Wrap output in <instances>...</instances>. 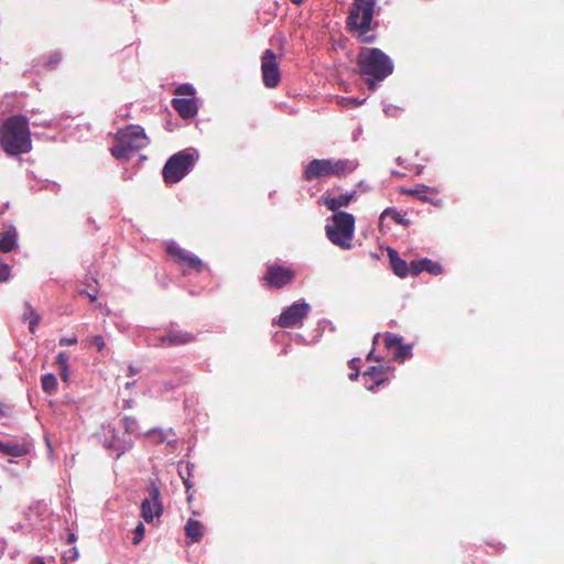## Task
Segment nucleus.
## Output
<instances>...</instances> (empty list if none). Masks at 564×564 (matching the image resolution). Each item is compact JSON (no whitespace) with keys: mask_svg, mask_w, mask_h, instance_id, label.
Instances as JSON below:
<instances>
[{"mask_svg":"<svg viewBox=\"0 0 564 564\" xmlns=\"http://www.w3.org/2000/svg\"><path fill=\"white\" fill-rule=\"evenodd\" d=\"M308 312L310 305L307 303H294L282 312L279 318V325L284 328L301 325Z\"/></svg>","mask_w":564,"mask_h":564,"instance_id":"1a4fd4ad","label":"nucleus"},{"mask_svg":"<svg viewBox=\"0 0 564 564\" xmlns=\"http://www.w3.org/2000/svg\"><path fill=\"white\" fill-rule=\"evenodd\" d=\"M88 341L91 346L96 347L98 351H102L106 348V341L100 335L90 337Z\"/></svg>","mask_w":564,"mask_h":564,"instance_id":"c756f323","label":"nucleus"},{"mask_svg":"<svg viewBox=\"0 0 564 564\" xmlns=\"http://www.w3.org/2000/svg\"><path fill=\"white\" fill-rule=\"evenodd\" d=\"M173 107L184 119L192 118L197 113V102L194 97H177L173 99Z\"/></svg>","mask_w":564,"mask_h":564,"instance_id":"ddd939ff","label":"nucleus"},{"mask_svg":"<svg viewBox=\"0 0 564 564\" xmlns=\"http://www.w3.org/2000/svg\"><path fill=\"white\" fill-rule=\"evenodd\" d=\"M166 250L169 254L175 258V260L186 269H194L196 271H202L204 264L200 259L188 253L186 250L182 249L175 242H169L166 246Z\"/></svg>","mask_w":564,"mask_h":564,"instance_id":"9b49d317","label":"nucleus"},{"mask_svg":"<svg viewBox=\"0 0 564 564\" xmlns=\"http://www.w3.org/2000/svg\"><path fill=\"white\" fill-rule=\"evenodd\" d=\"M75 540H76L75 534H73V533H72V534H69V541H70V542H74Z\"/></svg>","mask_w":564,"mask_h":564,"instance_id":"c03bdc74","label":"nucleus"},{"mask_svg":"<svg viewBox=\"0 0 564 564\" xmlns=\"http://www.w3.org/2000/svg\"><path fill=\"white\" fill-rule=\"evenodd\" d=\"M17 246V231L15 229H10L6 231L0 240V249L3 252H10Z\"/></svg>","mask_w":564,"mask_h":564,"instance_id":"6ab92c4d","label":"nucleus"},{"mask_svg":"<svg viewBox=\"0 0 564 564\" xmlns=\"http://www.w3.org/2000/svg\"><path fill=\"white\" fill-rule=\"evenodd\" d=\"M145 533V528L142 523H139L134 529L133 544L138 545L143 540Z\"/></svg>","mask_w":564,"mask_h":564,"instance_id":"2f4dec72","label":"nucleus"},{"mask_svg":"<svg viewBox=\"0 0 564 564\" xmlns=\"http://www.w3.org/2000/svg\"><path fill=\"white\" fill-rule=\"evenodd\" d=\"M358 65L362 74L382 80L393 72V63L381 50L362 47L358 54Z\"/></svg>","mask_w":564,"mask_h":564,"instance_id":"7ed1b4c3","label":"nucleus"},{"mask_svg":"<svg viewBox=\"0 0 564 564\" xmlns=\"http://www.w3.org/2000/svg\"><path fill=\"white\" fill-rule=\"evenodd\" d=\"M387 347L399 346L401 338L393 334H387L384 337Z\"/></svg>","mask_w":564,"mask_h":564,"instance_id":"f704fd0d","label":"nucleus"},{"mask_svg":"<svg viewBox=\"0 0 564 564\" xmlns=\"http://www.w3.org/2000/svg\"><path fill=\"white\" fill-rule=\"evenodd\" d=\"M388 254L393 272L400 278L406 276L409 273V265L406 261L401 259L394 249L390 248L388 250Z\"/></svg>","mask_w":564,"mask_h":564,"instance_id":"2eb2a0df","label":"nucleus"},{"mask_svg":"<svg viewBox=\"0 0 564 564\" xmlns=\"http://www.w3.org/2000/svg\"><path fill=\"white\" fill-rule=\"evenodd\" d=\"M354 196L355 193L341 194L337 197L323 196L322 202L329 210L336 212L340 207L348 206L352 200Z\"/></svg>","mask_w":564,"mask_h":564,"instance_id":"4468645a","label":"nucleus"},{"mask_svg":"<svg viewBox=\"0 0 564 564\" xmlns=\"http://www.w3.org/2000/svg\"><path fill=\"white\" fill-rule=\"evenodd\" d=\"M106 446L112 448L117 452V457H119L122 453H124L129 448V444L126 442H120L119 440L106 442Z\"/></svg>","mask_w":564,"mask_h":564,"instance_id":"393cba45","label":"nucleus"},{"mask_svg":"<svg viewBox=\"0 0 564 564\" xmlns=\"http://www.w3.org/2000/svg\"><path fill=\"white\" fill-rule=\"evenodd\" d=\"M368 84H369V87H370L371 89H375V88H376V83H375L373 80L369 79V80H368Z\"/></svg>","mask_w":564,"mask_h":564,"instance_id":"79ce46f5","label":"nucleus"},{"mask_svg":"<svg viewBox=\"0 0 564 564\" xmlns=\"http://www.w3.org/2000/svg\"><path fill=\"white\" fill-rule=\"evenodd\" d=\"M169 432L160 430V429H153L145 433V436H153L155 437V441L158 442H164L167 440Z\"/></svg>","mask_w":564,"mask_h":564,"instance_id":"c85d7f7f","label":"nucleus"},{"mask_svg":"<svg viewBox=\"0 0 564 564\" xmlns=\"http://www.w3.org/2000/svg\"><path fill=\"white\" fill-rule=\"evenodd\" d=\"M387 217H390L391 219H393L397 224H402L403 223V219L400 215V213L398 210H395L394 208H387L382 212V214L380 215V224L382 225V223L384 221V219Z\"/></svg>","mask_w":564,"mask_h":564,"instance_id":"b1692460","label":"nucleus"},{"mask_svg":"<svg viewBox=\"0 0 564 564\" xmlns=\"http://www.w3.org/2000/svg\"><path fill=\"white\" fill-rule=\"evenodd\" d=\"M269 285L282 288L293 279V271L283 267H271L265 275Z\"/></svg>","mask_w":564,"mask_h":564,"instance_id":"f8f14e48","label":"nucleus"},{"mask_svg":"<svg viewBox=\"0 0 564 564\" xmlns=\"http://www.w3.org/2000/svg\"><path fill=\"white\" fill-rule=\"evenodd\" d=\"M130 372H131V373H134V372H135V371H134V369H133L132 367H130Z\"/></svg>","mask_w":564,"mask_h":564,"instance_id":"09e8293b","label":"nucleus"},{"mask_svg":"<svg viewBox=\"0 0 564 564\" xmlns=\"http://www.w3.org/2000/svg\"><path fill=\"white\" fill-rule=\"evenodd\" d=\"M381 370L377 367H371L369 370L364 372V378L367 379L368 377L373 379V384L367 386L368 390H373L375 386H379L383 379L380 377Z\"/></svg>","mask_w":564,"mask_h":564,"instance_id":"412c9836","label":"nucleus"},{"mask_svg":"<svg viewBox=\"0 0 564 564\" xmlns=\"http://www.w3.org/2000/svg\"><path fill=\"white\" fill-rule=\"evenodd\" d=\"M175 94L178 96V97H183V96H186L187 98L188 97H194V94H195V89L192 85L189 84H184V85H181L176 88L175 90Z\"/></svg>","mask_w":564,"mask_h":564,"instance_id":"cd10ccee","label":"nucleus"},{"mask_svg":"<svg viewBox=\"0 0 564 564\" xmlns=\"http://www.w3.org/2000/svg\"><path fill=\"white\" fill-rule=\"evenodd\" d=\"M0 143L6 153L18 155L32 148L29 122L23 116L8 118L0 130Z\"/></svg>","mask_w":564,"mask_h":564,"instance_id":"f257e3e1","label":"nucleus"},{"mask_svg":"<svg viewBox=\"0 0 564 564\" xmlns=\"http://www.w3.org/2000/svg\"><path fill=\"white\" fill-rule=\"evenodd\" d=\"M409 356H411V346L399 345L395 352V359L403 361Z\"/></svg>","mask_w":564,"mask_h":564,"instance_id":"7c9ffc66","label":"nucleus"},{"mask_svg":"<svg viewBox=\"0 0 564 564\" xmlns=\"http://www.w3.org/2000/svg\"><path fill=\"white\" fill-rule=\"evenodd\" d=\"M372 355H373V352H372V351H371V352H369V355H368V357H367V358H368V359L372 358Z\"/></svg>","mask_w":564,"mask_h":564,"instance_id":"de8ad7c7","label":"nucleus"},{"mask_svg":"<svg viewBox=\"0 0 564 564\" xmlns=\"http://www.w3.org/2000/svg\"><path fill=\"white\" fill-rule=\"evenodd\" d=\"M373 0H354L347 19L350 30L357 32L361 42H370L372 36H367L371 29L373 17Z\"/></svg>","mask_w":564,"mask_h":564,"instance_id":"423d86ee","label":"nucleus"},{"mask_svg":"<svg viewBox=\"0 0 564 564\" xmlns=\"http://www.w3.org/2000/svg\"><path fill=\"white\" fill-rule=\"evenodd\" d=\"M34 564H44L41 560H36Z\"/></svg>","mask_w":564,"mask_h":564,"instance_id":"49530a36","label":"nucleus"},{"mask_svg":"<svg viewBox=\"0 0 564 564\" xmlns=\"http://www.w3.org/2000/svg\"><path fill=\"white\" fill-rule=\"evenodd\" d=\"M123 426L127 433L129 434H139L138 432V422L133 417L126 416L123 419Z\"/></svg>","mask_w":564,"mask_h":564,"instance_id":"bb28decb","label":"nucleus"},{"mask_svg":"<svg viewBox=\"0 0 564 564\" xmlns=\"http://www.w3.org/2000/svg\"><path fill=\"white\" fill-rule=\"evenodd\" d=\"M185 532L191 542H199L204 535L205 528L202 522L189 519L185 525Z\"/></svg>","mask_w":564,"mask_h":564,"instance_id":"dca6fc26","label":"nucleus"},{"mask_svg":"<svg viewBox=\"0 0 564 564\" xmlns=\"http://www.w3.org/2000/svg\"><path fill=\"white\" fill-rule=\"evenodd\" d=\"M356 167L357 163L351 160L315 159L305 167L304 177L307 181L326 177H343L351 173Z\"/></svg>","mask_w":564,"mask_h":564,"instance_id":"f03ea898","label":"nucleus"},{"mask_svg":"<svg viewBox=\"0 0 564 564\" xmlns=\"http://www.w3.org/2000/svg\"><path fill=\"white\" fill-rule=\"evenodd\" d=\"M261 74L265 87L274 88L279 85L281 79L280 68L272 50H265L261 57Z\"/></svg>","mask_w":564,"mask_h":564,"instance_id":"6e6552de","label":"nucleus"},{"mask_svg":"<svg viewBox=\"0 0 564 564\" xmlns=\"http://www.w3.org/2000/svg\"><path fill=\"white\" fill-rule=\"evenodd\" d=\"M422 267L424 269V271L433 274V275H437V274H441L442 273V267L440 263L435 262V261H432L430 259H422Z\"/></svg>","mask_w":564,"mask_h":564,"instance_id":"5701e85b","label":"nucleus"},{"mask_svg":"<svg viewBox=\"0 0 564 564\" xmlns=\"http://www.w3.org/2000/svg\"><path fill=\"white\" fill-rule=\"evenodd\" d=\"M61 377L64 381H68L69 379V366L68 367H61Z\"/></svg>","mask_w":564,"mask_h":564,"instance_id":"58836bf2","label":"nucleus"},{"mask_svg":"<svg viewBox=\"0 0 564 564\" xmlns=\"http://www.w3.org/2000/svg\"><path fill=\"white\" fill-rule=\"evenodd\" d=\"M24 319L29 322L30 332L34 333L36 326L40 323V316L34 312L32 307H28V311L24 313Z\"/></svg>","mask_w":564,"mask_h":564,"instance_id":"4be33fe9","label":"nucleus"},{"mask_svg":"<svg viewBox=\"0 0 564 564\" xmlns=\"http://www.w3.org/2000/svg\"><path fill=\"white\" fill-rule=\"evenodd\" d=\"M10 278V268L0 261V282H7Z\"/></svg>","mask_w":564,"mask_h":564,"instance_id":"72a5a7b5","label":"nucleus"},{"mask_svg":"<svg viewBox=\"0 0 564 564\" xmlns=\"http://www.w3.org/2000/svg\"><path fill=\"white\" fill-rule=\"evenodd\" d=\"M373 6H376V0H373Z\"/></svg>","mask_w":564,"mask_h":564,"instance_id":"3c124183","label":"nucleus"},{"mask_svg":"<svg viewBox=\"0 0 564 564\" xmlns=\"http://www.w3.org/2000/svg\"><path fill=\"white\" fill-rule=\"evenodd\" d=\"M184 485L186 486L187 489L191 487L189 481L187 479H184Z\"/></svg>","mask_w":564,"mask_h":564,"instance_id":"a18cd8bd","label":"nucleus"},{"mask_svg":"<svg viewBox=\"0 0 564 564\" xmlns=\"http://www.w3.org/2000/svg\"><path fill=\"white\" fill-rule=\"evenodd\" d=\"M41 386L45 393L54 394L57 390V379L53 373H46L41 378Z\"/></svg>","mask_w":564,"mask_h":564,"instance_id":"aec40b11","label":"nucleus"},{"mask_svg":"<svg viewBox=\"0 0 564 564\" xmlns=\"http://www.w3.org/2000/svg\"><path fill=\"white\" fill-rule=\"evenodd\" d=\"M358 376H359V372H358V370L356 369V371H355V372H352V373H350V375H349V378H350L351 380H356V379L358 378Z\"/></svg>","mask_w":564,"mask_h":564,"instance_id":"a19ab883","label":"nucleus"},{"mask_svg":"<svg viewBox=\"0 0 564 564\" xmlns=\"http://www.w3.org/2000/svg\"><path fill=\"white\" fill-rule=\"evenodd\" d=\"M161 514L160 490L153 485L150 489V498L144 499L141 503V516L145 522L151 523L155 518H160Z\"/></svg>","mask_w":564,"mask_h":564,"instance_id":"9d476101","label":"nucleus"},{"mask_svg":"<svg viewBox=\"0 0 564 564\" xmlns=\"http://www.w3.org/2000/svg\"><path fill=\"white\" fill-rule=\"evenodd\" d=\"M291 2L294 4H301L303 2V0H291Z\"/></svg>","mask_w":564,"mask_h":564,"instance_id":"37998d69","label":"nucleus"},{"mask_svg":"<svg viewBox=\"0 0 564 564\" xmlns=\"http://www.w3.org/2000/svg\"><path fill=\"white\" fill-rule=\"evenodd\" d=\"M422 265V260L412 261L409 265V273H411L412 275H417L419 273L424 271V269L421 268Z\"/></svg>","mask_w":564,"mask_h":564,"instance_id":"473e14b6","label":"nucleus"},{"mask_svg":"<svg viewBox=\"0 0 564 564\" xmlns=\"http://www.w3.org/2000/svg\"><path fill=\"white\" fill-rule=\"evenodd\" d=\"M87 296L89 297V300L91 302H95L97 300V294L96 293H86Z\"/></svg>","mask_w":564,"mask_h":564,"instance_id":"ea45409f","label":"nucleus"},{"mask_svg":"<svg viewBox=\"0 0 564 564\" xmlns=\"http://www.w3.org/2000/svg\"><path fill=\"white\" fill-rule=\"evenodd\" d=\"M133 383L128 382L127 388H130Z\"/></svg>","mask_w":564,"mask_h":564,"instance_id":"8fccbe9b","label":"nucleus"},{"mask_svg":"<svg viewBox=\"0 0 564 564\" xmlns=\"http://www.w3.org/2000/svg\"><path fill=\"white\" fill-rule=\"evenodd\" d=\"M365 101V99L362 100H359L357 98H352V97H341L339 100H338V104L343 107V108H356L360 105H362Z\"/></svg>","mask_w":564,"mask_h":564,"instance_id":"a878e982","label":"nucleus"},{"mask_svg":"<svg viewBox=\"0 0 564 564\" xmlns=\"http://www.w3.org/2000/svg\"><path fill=\"white\" fill-rule=\"evenodd\" d=\"M197 155L181 151L171 156L163 167V176L166 183L180 182L194 166Z\"/></svg>","mask_w":564,"mask_h":564,"instance_id":"0eeeda50","label":"nucleus"},{"mask_svg":"<svg viewBox=\"0 0 564 564\" xmlns=\"http://www.w3.org/2000/svg\"><path fill=\"white\" fill-rule=\"evenodd\" d=\"M148 143L145 132L140 126H129L118 132L117 144L111 149V153L117 160H126Z\"/></svg>","mask_w":564,"mask_h":564,"instance_id":"39448f33","label":"nucleus"},{"mask_svg":"<svg viewBox=\"0 0 564 564\" xmlns=\"http://www.w3.org/2000/svg\"><path fill=\"white\" fill-rule=\"evenodd\" d=\"M78 339L77 336L72 337H62L58 341L61 346H70L77 344Z\"/></svg>","mask_w":564,"mask_h":564,"instance_id":"e433bc0d","label":"nucleus"},{"mask_svg":"<svg viewBox=\"0 0 564 564\" xmlns=\"http://www.w3.org/2000/svg\"><path fill=\"white\" fill-rule=\"evenodd\" d=\"M78 550L76 547H72L68 552H67V558L70 560V561H75L78 558Z\"/></svg>","mask_w":564,"mask_h":564,"instance_id":"4c0bfd02","label":"nucleus"},{"mask_svg":"<svg viewBox=\"0 0 564 564\" xmlns=\"http://www.w3.org/2000/svg\"><path fill=\"white\" fill-rule=\"evenodd\" d=\"M68 355L65 351H61L56 356V362L61 367H68Z\"/></svg>","mask_w":564,"mask_h":564,"instance_id":"c9c22d12","label":"nucleus"},{"mask_svg":"<svg viewBox=\"0 0 564 564\" xmlns=\"http://www.w3.org/2000/svg\"><path fill=\"white\" fill-rule=\"evenodd\" d=\"M192 339L191 334L181 330L170 332L165 337L162 338L164 345H180L188 343Z\"/></svg>","mask_w":564,"mask_h":564,"instance_id":"f3484780","label":"nucleus"},{"mask_svg":"<svg viewBox=\"0 0 564 564\" xmlns=\"http://www.w3.org/2000/svg\"><path fill=\"white\" fill-rule=\"evenodd\" d=\"M355 232V217L346 212L335 213L326 224V235L336 246L344 249L351 248Z\"/></svg>","mask_w":564,"mask_h":564,"instance_id":"20e7f679","label":"nucleus"},{"mask_svg":"<svg viewBox=\"0 0 564 564\" xmlns=\"http://www.w3.org/2000/svg\"><path fill=\"white\" fill-rule=\"evenodd\" d=\"M0 452L10 456L20 457L25 455L28 449L22 444L13 442L3 443L0 441Z\"/></svg>","mask_w":564,"mask_h":564,"instance_id":"a211bd4d","label":"nucleus"}]
</instances>
